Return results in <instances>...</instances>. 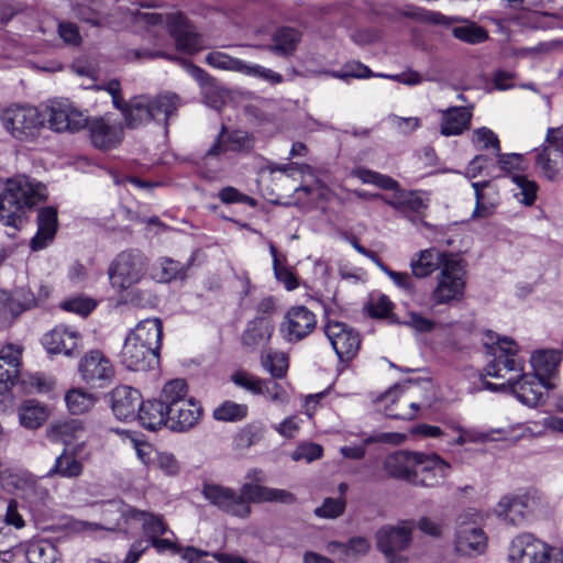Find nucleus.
<instances>
[{
    "mask_svg": "<svg viewBox=\"0 0 563 563\" xmlns=\"http://www.w3.org/2000/svg\"><path fill=\"white\" fill-rule=\"evenodd\" d=\"M494 358L485 367V375L498 379V383L485 382V387L489 390L509 389L519 401L534 407L543 398L544 389L554 388V384L544 380L534 374H523L525 363L517 356V344L508 339H498L490 346Z\"/></svg>",
    "mask_w": 563,
    "mask_h": 563,
    "instance_id": "1",
    "label": "nucleus"
},
{
    "mask_svg": "<svg viewBox=\"0 0 563 563\" xmlns=\"http://www.w3.org/2000/svg\"><path fill=\"white\" fill-rule=\"evenodd\" d=\"M246 482L238 493L233 488L218 484H206L202 488L203 497L219 510L240 518L247 519L252 514V504L279 503L290 505L296 501L292 493L263 486L262 473L251 471L246 474Z\"/></svg>",
    "mask_w": 563,
    "mask_h": 563,
    "instance_id": "2",
    "label": "nucleus"
},
{
    "mask_svg": "<svg viewBox=\"0 0 563 563\" xmlns=\"http://www.w3.org/2000/svg\"><path fill=\"white\" fill-rule=\"evenodd\" d=\"M118 512L120 515L117 522L118 530L130 533L141 529L146 537L131 544L123 563H136L150 547H153L158 554L172 553L183 556L185 549L177 544L174 532L162 515L125 504L118 508Z\"/></svg>",
    "mask_w": 563,
    "mask_h": 563,
    "instance_id": "3",
    "label": "nucleus"
},
{
    "mask_svg": "<svg viewBox=\"0 0 563 563\" xmlns=\"http://www.w3.org/2000/svg\"><path fill=\"white\" fill-rule=\"evenodd\" d=\"M46 198L45 185L25 175L0 179V222L19 230L25 219L26 209Z\"/></svg>",
    "mask_w": 563,
    "mask_h": 563,
    "instance_id": "4",
    "label": "nucleus"
},
{
    "mask_svg": "<svg viewBox=\"0 0 563 563\" xmlns=\"http://www.w3.org/2000/svg\"><path fill=\"white\" fill-rule=\"evenodd\" d=\"M133 20L141 26H166L169 34L174 37L177 48L186 53L192 54L203 47L202 37L181 13H170L164 16L162 13L137 10L133 14Z\"/></svg>",
    "mask_w": 563,
    "mask_h": 563,
    "instance_id": "5",
    "label": "nucleus"
},
{
    "mask_svg": "<svg viewBox=\"0 0 563 563\" xmlns=\"http://www.w3.org/2000/svg\"><path fill=\"white\" fill-rule=\"evenodd\" d=\"M0 122L4 131L21 142H33L46 124L44 111L32 104L13 103L5 108Z\"/></svg>",
    "mask_w": 563,
    "mask_h": 563,
    "instance_id": "6",
    "label": "nucleus"
},
{
    "mask_svg": "<svg viewBox=\"0 0 563 563\" xmlns=\"http://www.w3.org/2000/svg\"><path fill=\"white\" fill-rule=\"evenodd\" d=\"M352 175L364 184H372L385 190H394L391 199L385 200V202L401 213H419L428 206L426 199L419 192L401 190L398 181L387 175L362 167L353 169Z\"/></svg>",
    "mask_w": 563,
    "mask_h": 563,
    "instance_id": "7",
    "label": "nucleus"
},
{
    "mask_svg": "<svg viewBox=\"0 0 563 563\" xmlns=\"http://www.w3.org/2000/svg\"><path fill=\"white\" fill-rule=\"evenodd\" d=\"M147 261L140 252H121L111 262L108 275L112 288L119 292L131 290L146 276Z\"/></svg>",
    "mask_w": 563,
    "mask_h": 563,
    "instance_id": "8",
    "label": "nucleus"
},
{
    "mask_svg": "<svg viewBox=\"0 0 563 563\" xmlns=\"http://www.w3.org/2000/svg\"><path fill=\"white\" fill-rule=\"evenodd\" d=\"M465 285L463 261L457 255L449 257L437 276V285L431 292V300L435 305L460 301L464 296Z\"/></svg>",
    "mask_w": 563,
    "mask_h": 563,
    "instance_id": "9",
    "label": "nucleus"
},
{
    "mask_svg": "<svg viewBox=\"0 0 563 563\" xmlns=\"http://www.w3.org/2000/svg\"><path fill=\"white\" fill-rule=\"evenodd\" d=\"M511 563H563V550L549 547L530 533L515 537L509 545Z\"/></svg>",
    "mask_w": 563,
    "mask_h": 563,
    "instance_id": "10",
    "label": "nucleus"
},
{
    "mask_svg": "<svg viewBox=\"0 0 563 563\" xmlns=\"http://www.w3.org/2000/svg\"><path fill=\"white\" fill-rule=\"evenodd\" d=\"M99 89H104L110 93L113 106L122 111L129 128L135 129L154 120L150 96H139L126 103L121 93V85L117 79L110 80L104 87H99Z\"/></svg>",
    "mask_w": 563,
    "mask_h": 563,
    "instance_id": "11",
    "label": "nucleus"
},
{
    "mask_svg": "<svg viewBox=\"0 0 563 563\" xmlns=\"http://www.w3.org/2000/svg\"><path fill=\"white\" fill-rule=\"evenodd\" d=\"M43 111L46 123L55 132H76L88 125V115L68 100L49 101Z\"/></svg>",
    "mask_w": 563,
    "mask_h": 563,
    "instance_id": "12",
    "label": "nucleus"
},
{
    "mask_svg": "<svg viewBox=\"0 0 563 563\" xmlns=\"http://www.w3.org/2000/svg\"><path fill=\"white\" fill-rule=\"evenodd\" d=\"M80 378L93 387L109 385L114 376L115 368L112 361L100 350H89L78 364Z\"/></svg>",
    "mask_w": 563,
    "mask_h": 563,
    "instance_id": "13",
    "label": "nucleus"
},
{
    "mask_svg": "<svg viewBox=\"0 0 563 563\" xmlns=\"http://www.w3.org/2000/svg\"><path fill=\"white\" fill-rule=\"evenodd\" d=\"M541 504V496L536 492L510 494L500 498L496 506V514L504 521L514 526L522 525L527 516Z\"/></svg>",
    "mask_w": 563,
    "mask_h": 563,
    "instance_id": "14",
    "label": "nucleus"
},
{
    "mask_svg": "<svg viewBox=\"0 0 563 563\" xmlns=\"http://www.w3.org/2000/svg\"><path fill=\"white\" fill-rule=\"evenodd\" d=\"M411 532L412 526L408 522H399L396 526H384L377 531V548L389 563H401L404 561L399 553L410 545Z\"/></svg>",
    "mask_w": 563,
    "mask_h": 563,
    "instance_id": "15",
    "label": "nucleus"
},
{
    "mask_svg": "<svg viewBox=\"0 0 563 563\" xmlns=\"http://www.w3.org/2000/svg\"><path fill=\"white\" fill-rule=\"evenodd\" d=\"M316 327V314L306 306L296 305L286 310L279 332L287 342L297 343L310 335Z\"/></svg>",
    "mask_w": 563,
    "mask_h": 563,
    "instance_id": "16",
    "label": "nucleus"
},
{
    "mask_svg": "<svg viewBox=\"0 0 563 563\" xmlns=\"http://www.w3.org/2000/svg\"><path fill=\"white\" fill-rule=\"evenodd\" d=\"M324 333L341 362H349L356 356L361 338L352 327L340 321H329Z\"/></svg>",
    "mask_w": 563,
    "mask_h": 563,
    "instance_id": "17",
    "label": "nucleus"
},
{
    "mask_svg": "<svg viewBox=\"0 0 563 563\" xmlns=\"http://www.w3.org/2000/svg\"><path fill=\"white\" fill-rule=\"evenodd\" d=\"M419 388L415 386H395L383 395L385 413L394 419L410 420L416 417L418 401L415 399Z\"/></svg>",
    "mask_w": 563,
    "mask_h": 563,
    "instance_id": "18",
    "label": "nucleus"
},
{
    "mask_svg": "<svg viewBox=\"0 0 563 563\" xmlns=\"http://www.w3.org/2000/svg\"><path fill=\"white\" fill-rule=\"evenodd\" d=\"M411 482L415 485L435 487L440 485L451 471V465L437 454L418 453Z\"/></svg>",
    "mask_w": 563,
    "mask_h": 563,
    "instance_id": "19",
    "label": "nucleus"
},
{
    "mask_svg": "<svg viewBox=\"0 0 563 563\" xmlns=\"http://www.w3.org/2000/svg\"><path fill=\"white\" fill-rule=\"evenodd\" d=\"M121 363L130 371H148L158 364V353L126 336L121 354Z\"/></svg>",
    "mask_w": 563,
    "mask_h": 563,
    "instance_id": "20",
    "label": "nucleus"
},
{
    "mask_svg": "<svg viewBox=\"0 0 563 563\" xmlns=\"http://www.w3.org/2000/svg\"><path fill=\"white\" fill-rule=\"evenodd\" d=\"M81 336L78 331L65 325H57L43 338V345L51 354L71 356L79 347Z\"/></svg>",
    "mask_w": 563,
    "mask_h": 563,
    "instance_id": "21",
    "label": "nucleus"
},
{
    "mask_svg": "<svg viewBox=\"0 0 563 563\" xmlns=\"http://www.w3.org/2000/svg\"><path fill=\"white\" fill-rule=\"evenodd\" d=\"M112 411L121 421H131L137 418L142 396L135 388L118 386L111 393Z\"/></svg>",
    "mask_w": 563,
    "mask_h": 563,
    "instance_id": "22",
    "label": "nucleus"
},
{
    "mask_svg": "<svg viewBox=\"0 0 563 563\" xmlns=\"http://www.w3.org/2000/svg\"><path fill=\"white\" fill-rule=\"evenodd\" d=\"M455 551L462 555L483 553L486 548L484 531L473 523L461 521L455 532Z\"/></svg>",
    "mask_w": 563,
    "mask_h": 563,
    "instance_id": "23",
    "label": "nucleus"
},
{
    "mask_svg": "<svg viewBox=\"0 0 563 563\" xmlns=\"http://www.w3.org/2000/svg\"><path fill=\"white\" fill-rule=\"evenodd\" d=\"M455 254L442 252L435 247L426 249L416 253L410 260V269L415 277L426 278L437 269H442L449 257Z\"/></svg>",
    "mask_w": 563,
    "mask_h": 563,
    "instance_id": "24",
    "label": "nucleus"
},
{
    "mask_svg": "<svg viewBox=\"0 0 563 563\" xmlns=\"http://www.w3.org/2000/svg\"><path fill=\"white\" fill-rule=\"evenodd\" d=\"M89 131L92 144L101 150L118 146L123 137L122 126L104 118L92 120L89 124Z\"/></svg>",
    "mask_w": 563,
    "mask_h": 563,
    "instance_id": "25",
    "label": "nucleus"
},
{
    "mask_svg": "<svg viewBox=\"0 0 563 563\" xmlns=\"http://www.w3.org/2000/svg\"><path fill=\"white\" fill-rule=\"evenodd\" d=\"M168 427L174 431H185L192 428L200 419L202 409L199 402L192 398L180 401L169 408Z\"/></svg>",
    "mask_w": 563,
    "mask_h": 563,
    "instance_id": "26",
    "label": "nucleus"
},
{
    "mask_svg": "<svg viewBox=\"0 0 563 563\" xmlns=\"http://www.w3.org/2000/svg\"><path fill=\"white\" fill-rule=\"evenodd\" d=\"M86 427L81 420L70 419L52 423L47 429V438L53 442H60L65 445L85 443Z\"/></svg>",
    "mask_w": 563,
    "mask_h": 563,
    "instance_id": "27",
    "label": "nucleus"
},
{
    "mask_svg": "<svg viewBox=\"0 0 563 563\" xmlns=\"http://www.w3.org/2000/svg\"><path fill=\"white\" fill-rule=\"evenodd\" d=\"M82 449V442L78 443L74 449H64L56 457L53 467L48 471L47 476H59L63 478H77L84 472V461L77 456Z\"/></svg>",
    "mask_w": 563,
    "mask_h": 563,
    "instance_id": "28",
    "label": "nucleus"
},
{
    "mask_svg": "<svg viewBox=\"0 0 563 563\" xmlns=\"http://www.w3.org/2000/svg\"><path fill=\"white\" fill-rule=\"evenodd\" d=\"M274 332V324L268 317H256L247 322L241 341L243 346L254 350L269 342Z\"/></svg>",
    "mask_w": 563,
    "mask_h": 563,
    "instance_id": "29",
    "label": "nucleus"
},
{
    "mask_svg": "<svg viewBox=\"0 0 563 563\" xmlns=\"http://www.w3.org/2000/svg\"><path fill=\"white\" fill-rule=\"evenodd\" d=\"M57 230V211L53 207L42 208L37 213V232L31 240L34 251L43 250L51 243Z\"/></svg>",
    "mask_w": 563,
    "mask_h": 563,
    "instance_id": "30",
    "label": "nucleus"
},
{
    "mask_svg": "<svg viewBox=\"0 0 563 563\" xmlns=\"http://www.w3.org/2000/svg\"><path fill=\"white\" fill-rule=\"evenodd\" d=\"M475 191V209L473 218H487L492 216L499 205V195L490 181L473 183Z\"/></svg>",
    "mask_w": 563,
    "mask_h": 563,
    "instance_id": "31",
    "label": "nucleus"
},
{
    "mask_svg": "<svg viewBox=\"0 0 563 563\" xmlns=\"http://www.w3.org/2000/svg\"><path fill=\"white\" fill-rule=\"evenodd\" d=\"M440 132L444 136L460 135L470 129L472 111L464 107H451L443 110Z\"/></svg>",
    "mask_w": 563,
    "mask_h": 563,
    "instance_id": "32",
    "label": "nucleus"
},
{
    "mask_svg": "<svg viewBox=\"0 0 563 563\" xmlns=\"http://www.w3.org/2000/svg\"><path fill=\"white\" fill-rule=\"evenodd\" d=\"M418 453L399 451L385 457L383 467L390 477L401 478L411 482Z\"/></svg>",
    "mask_w": 563,
    "mask_h": 563,
    "instance_id": "33",
    "label": "nucleus"
},
{
    "mask_svg": "<svg viewBox=\"0 0 563 563\" xmlns=\"http://www.w3.org/2000/svg\"><path fill=\"white\" fill-rule=\"evenodd\" d=\"M169 415L168 407L159 399H154L141 402L137 418L144 428L157 430L163 426H168Z\"/></svg>",
    "mask_w": 563,
    "mask_h": 563,
    "instance_id": "34",
    "label": "nucleus"
},
{
    "mask_svg": "<svg viewBox=\"0 0 563 563\" xmlns=\"http://www.w3.org/2000/svg\"><path fill=\"white\" fill-rule=\"evenodd\" d=\"M162 334V321L158 318H152L139 322L128 336L158 353Z\"/></svg>",
    "mask_w": 563,
    "mask_h": 563,
    "instance_id": "35",
    "label": "nucleus"
},
{
    "mask_svg": "<svg viewBox=\"0 0 563 563\" xmlns=\"http://www.w3.org/2000/svg\"><path fill=\"white\" fill-rule=\"evenodd\" d=\"M369 549L371 543L364 537H353L346 543L331 541L325 547L329 554L335 555L341 560L357 559L365 555Z\"/></svg>",
    "mask_w": 563,
    "mask_h": 563,
    "instance_id": "36",
    "label": "nucleus"
},
{
    "mask_svg": "<svg viewBox=\"0 0 563 563\" xmlns=\"http://www.w3.org/2000/svg\"><path fill=\"white\" fill-rule=\"evenodd\" d=\"M150 102L154 121L164 123L177 113L181 104L179 96L169 91L150 97Z\"/></svg>",
    "mask_w": 563,
    "mask_h": 563,
    "instance_id": "37",
    "label": "nucleus"
},
{
    "mask_svg": "<svg viewBox=\"0 0 563 563\" xmlns=\"http://www.w3.org/2000/svg\"><path fill=\"white\" fill-rule=\"evenodd\" d=\"M301 40V34L288 26L279 27L272 36V44L267 48L278 56L292 55Z\"/></svg>",
    "mask_w": 563,
    "mask_h": 563,
    "instance_id": "38",
    "label": "nucleus"
},
{
    "mask_svg": "<svg viewBox=\"0 0 563 563\" xmlns=\"http://www.w3.org/2000/svg\"><path fill=\"white\" fill-rule=\"evenodd\" d=\"M18 495L31 505H38L48 498V489L41 479L33 476L18 477L15 481Z\"/></svg>",
    "mask_w": 563,
    "mask_h": 563,
    "instance_id": "39",
    "label": "nucleus"
},
{
    "mask_svg": "<svg viewBox=\"0 0 563 563\" xmlns=\"http://www.w3.org/2000/svg\"><path fill=\"white\" fill-rule=\"evenodd\" d=\"M560 362L561 355L555 350L536 351L530 358L534 375L542 379L551 378L556 373Z\"/></svg>",
    "mask_w": 563,
    "mask_h": 563,
    "instance_id": "40",
    "label": "nucleus"
},
{
    "mask_svg": "<svg viewBox=\"0 0 563 563\" xmlns=\"http://www.w3.org/2000/svg\"><path fill=\"white\" fill-rule=\"evenodd\" d=\"M47 418V409L35 400H25L19 407L20 423L26 429H37Z\"/></svg>",
    "mask_w": 563,
    "mask_h": 563,
    "instance_id": "41",
    "label": "nucleus"
},
{
    "mask_svg": "<svg viewBox=\"0 0 563 563\" xmlns=\"http://www.w3.org/2000/svg\"><path fill=\"white\" fill-rule=\"evenodd\" d=\"M250 147V137L246 132L234 131L224 140L223 133L219 136L213 146L208 151L209 156H217L228 151H241Z\"/></svg>",
    "mask_w": 563,
    "mask_h": 563,
    "instance_id": "42",
    "label": "nucleus"
},
{
    "mask_svg": "<svg viewBox=\"0 0 563 563\" xmlns=\"http://www.w3.org/2000/svg\"><path fill=\"white\" fill-rule=\"evenodd\" d=\"M519 426H508L506 428L489 429L486 431L477 429H465L470 443H485L489 441H507L519 438L515 434Z\"/></svg>",
    "mask_w": 563,
    "mask_h": 563,
    "instance_id": "43",
    "label": "nucleus"
},
{
    "mask_svg": "<svg viewBox=\"0 0 563 563\" xmlns=\"http://www.w3.org/2000/svg\"><path fill=\"white\" fill-rule=\"evenodd\" d=\"M249 407L246 404L224 400L213 409L212 417L217 421L238 422L247 417Z\"/></svg>",
    "mask_w": 563,
    "mask_h": 563,
    "instance_id": "44",
    "label": "nucleus"
},
{
    "mask_svg": "<svg viewBox=\"0 0 563 563\" xmlns=\"http://www.w3.org/2000/svg\"><path fill=\"white\" fill-rule=\"evenodd\" d=\"M65 402L73 415H81L95 406L96 397L82 388H73L66 393Z\"/></svg>",
    "mask_w": 563,
    "mask_h": 563,
    "instance_id": "45",
    "label": "nucleus"
},
{
    "mask_svg": "<svg viewBox=\"0 0 563 563\" xmlns=\"http://www.w3.org/2000/svg\"><path fill=\"white\" fill-rule=\"evenodd\" d=\"M188 265L181 264L169 257H163L156 265V277L162 283H168L174 279H184L187 275Z\"/></svg>",
    "mask_w": 563,
    "mask_h": 563,
    "instance_id": "46",
    "label": "nucleus"
},
{
    "mask_svg": "<svg viewBox=\"0 0 563 563\" xmlns=\"http://www.w3.org/2000/svg\"><path fill=\"white\" fill-rule=\"evenodd\" d=\"M25 555L29 563H54L57 550L48 541H35L27 545Z\"/></svg>",
    "mask_w": 563,
    "mask_h": 563,
    "instance_id": "47",
    "label": "nucleus"
},
{
    "mask_svg": "<svg viewBox=\"0 0 563 563\" xmlns=\"http://www.w3.org/2000/svg\"><path fill=\"white\" fill-rule=\"evenodd\" d=\"M187 384L184 379H172L164 385L159 400L169 409L180 404V401H187Z\"/></svg>",
    "mask_w": 563,
    "mask_h": 563,
    "instance_id": "48",
    "label": "nucleus"
},
{
    "mask_svg": "<svg viewBox=\"0 0 563 563\" xmlns=\"http://www.w3.org/2000/svg\"><path fill=\"white\" fill-rule=\"evenodd\" d=\"M206 63L212 68L243 74L246 63L224 52L213 51L206 55Z\"/></svg>",
    "mask_w": 563,
    "mask_h": 563,
    "instance_id": "49",
    "label": "nucleus"
},
{
    "mask_svg": "<svg viewBox=\"0 0 563 563\" xmlns=\"http://www.w3.org/2000/svg\"><path fill=\"white\" fill-rule=\"evenodd\" d=\"M511 179L519 189L516 194L518 201L528 207L532 206L537 199L538 185L521 174L514 175Z\"/></svg>",
    "mask_w": 563,
    "mask_h": 563,
    "instance_id": "50",
    "label": "nucleus"
},
{
    "mask_svg": "<svg viewBox=\"0 0 563 563\" xmlns=\"http://www.w3.org/2000/svg\"><path fill=\"white\" fill-rule=\"evenodd\" d=\"M23 346L16 343H7L0 349V361L7 365L9 374L19 376Z\"/></svg>",
    "mask_w": 563,
    "mask_h": 563,
    "instance_id": "51",
    "label": "nucleus"
},
{
    "mask_svg": "<svg viewBox=\"0 0 563 563\" xmlns=\"http://www.w3.org/2000/svg\"><path fill=\"white\" fill-rule=\"evenodd\" d=\"M263 367L275 378L283 377L288 368V361L284 353L268 351L262 355Z\"/></svg>",
    "mask_w": 563,
    "mask_h": 563,
    "instance_id": "52",
    "label": "nucleus"
},
{
    "mask_svg": "<svg viewBox=\"0 0 563 563\" xmlns=\"http://www.w3.org/2000/svg\"><path fill=\"white\" fill-rule=\"evenodd\" d=\"M472 143L478 151L493 148L495 154L500 152V143L497 134L486 126L473 131Z\"/></svg>",
    "mask_w": 563,
    "mask_h": 563,
    "instance_id": "53",
    "label": "nucleus"
},
{
    "mask_svg": "<svg viewBox=\"0 0 563 563\" xmlns=\"http://www.w3.org/2000/svg\"><path fill=\"white\" fill-rule=\"evenodd\" d=\"M346 501L343 497L331 498L328 497L323 500L321 506L313 510V514L318 518L323 519H335L343 515L345 510Z\"/></svg>",
    "mask_w": 563,
    "mask_h": 563,
    "instance_id": "54",
    "label": "nucleus"
},
{
    "mask_svg": "<svg viewBox=\"0 0 563 563\" xmlns=\"http://www.w3.org/2000/svg\"><path fill=\"white\" fill-rule=\"evenodd\" d=\"M261 391L258 395L264 396L267 400L276 405H285L289 401V396L286 389L273 379H264L261 384Z\"/></svg>",
    "mask_w": 563,
    "mask_h": 563,
    "instance_id": "55",
    "label": "nucleus"
},
{
    "mask_svg": "<svg viewBox=\"0 0 563 563\" xmlns=\"http://www.w3.org/2000/svg\"><path fill=\"white\" fill-rule=\"evenodd\" d=\"M453 35L470 44L483 43L488 37L486 30L473 23L454 27Z\"/></svg>",
    "mask_w": 563,
    "mask_h": 563,
    "instance_id": "56",
    "label": "nucleus"
},
{
    "mask_svg": "<svg viewBox=\"0 0 563 563\" xmlns=\"http://www.w3.org/2000/svg\"><path fill=\"white\" fill-rule=\"evenodd\" d=\"M11 296L12 307L19 316L23 311L31 309L37 305V299L34 292L27 287H20L14 290Z\"/></svg>",
    "mask_w": 563,
    "mask_h": 563,
    "instance_id": "57",
    "label": "nucleus"
},
{
    "mask_svg": "<svg viewBox=\"0 0 563 563\" xmlns=\"http://www.w3.org/2000/svg\"><path fill=\"white\" fill-rule=\"evenodd\" d=\"M231 382L247 391H250L253 395H258L261 391V384L263 378H260L246 371H235L231 374Z\"/></svg>",
    "mask_w": 563,
    "mask_h": 563,
    "instance_id": "58",
    "label": "nucleus"
},
{
    "mask_svg": "<svg viewBox=\"0 0 563 563\" xmlns=\"http://www.w3.org/2000/svg\"><path fill=\"white\" fill-rule=\"evenodd\" d=\"M60 307L65 311L87 317L96 308V301L88 297H71L64 300Z\"/></svg>",
    "mask_w": 563,
    "mask_h": 563,
    "instance_id": "59",
    "label": "nucleus"
},
{
    "mask_svg": "<svg viewBox=\"0 0 563 563\" xmlns=\"http://www.w3.org/2000/svg\"><path fill=\"white\" fill-rule=\"evenodd\" d=\"M331 75L339 79L350 77L365 79L375 76L372 70L360 62H352L344 65L342 71H332Z\"/></svg>",
    "mask_w": 563,
    "mask_h": 563,
    "instance_id": "60",
    "label": "nucleus"
},
{
    "mask_svg": "<svg viewBox=\"0 0 563 563\" xmlns=\"http://www.w3.org/2000/svg\"><path fill=\"white\" fill-rule=\"evenodd\" d=\"M323 449L317 443H302L291 453L292 461H306L307 463L319 460L322 456Z\"/></svg>",
    "mask_w": 563,
    "mask_h": 563,
    "instance_id": "61",
    "label": "nucleus"
},
{
    "mask_svg": "<svg viewBox=\"0 0 563 563\" xmlns=\"http://www.w3.org/2000/svg\"><path fill=\"white\" fill-rule=\"evenodd\" d=\"M498 156V165L506 173L516 175L523 172L527 167L526 161L520 154H496Z\"/></svg>",
    "mask_w": 563,
    "mask_h": 563,
    "instance_id": "62",
    "label": "nucleus"
},
{
    "mask_svg": "<svg viewBox=\"0 0 563 563\" xmlns=\"http://www.w3.org/2000/svg\"><path fill=\"white\" fill-rule=\"evenodd\" d=\"M190 75L195 78V80L205 90V99L206 102L214 108H218V100H209L208 93L214 88V79L206 73L202 68L198 66H190L189 68Z\"/></svg>",
    "mask_w": 563,
    "mask_h": 563,
    "instance_id": "63",
    "label": "nucleus"
},
{
    "mask_svg": "<svg viewBox=\"0 0 563 563\" xmlns=\"http://www.w3.org/2000/svg\"><path fill=\"white\" fill-rule=\"evenodd\" d=\"M243 74L246 76L261 78L273 85L280 84L284 80L283 76L279 73H276L269 68H265L257 64L246 63Z\"/></svg>",
    "mask_w": 563,
    "mask_h": 563,
    "instance_id": "64",
    "label": "nucleus"
}]
</instances>
